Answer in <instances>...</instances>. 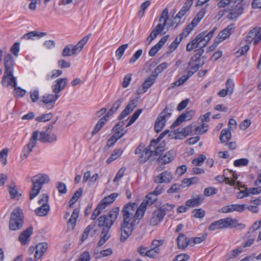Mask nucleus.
Instances as JSON below:
<instances>
[{
    "label": "nucleus",
    "mask_w": 261,
    "mask_h": 261,
    "mask_svg": "<svg viewBox=\"0 0 261 261\" xmlns=\"http://www.w3.org/2000/svg\"><path fill=\"white\" fill-rule=\"evenodd\" d=\"M168 9L165 8L162 13L161 16L159 19L160 22H163V24H158L155 28L152 31L150 35L147 38L146 41L150 44L164 30L166 25L168 19Z\"/></svg>",
    "instance_id": "6"
},
{
    "label": "nucleus",
    "mask_w": 261,
    "mask_h": 261,
    "mask_svg": "<svg viewBox=\"0 0 261 261\" xmlns=\"http://www.w3.org/2000/svg\"><path fill=\"white\" fill-rule=\"evenodd\" d=\"M99 227H102V229L100 236V240L97 243L98 246H102L110 238L109 233L111 227L107 225H101Z\"/></svg>",
    "instance_id": "21"
},
{
    "label": "nucleus",
    "mask_w": 261,
    "mask_h": 261,
    "mask_svg": "<svg viewBox=\"0 0 261 261\" xmlns=\"http://www.w3.org/2000/svg\"><path fill=\"white\" fill-rule=\"evenodd\" d=\"M94 227V226L93 225H89L85 229L84 231L83 232L82 235V239L81 241L82 242L84 241L86 239H87L90 232L91 230H92Z\"/></svg>",
    "instance_id": "55"
},
{
    "label": "nucleus",
    "mask_w": 261,
    "mask_h": 261,
    "mask_svg": "<svg viewBox=\"0 0 261 261\" xmlns=\"http://www.w3.org/2000/svg\"><path fill=\"white\" fill-rule=\"evenodd\" d=\"M194 114V111L193 110L188 111L187 110L185 113H182L180 115L176 120L174 122L172 125V127H175L182 122L188 121L192 119V117Z\"/></svg>",
    "instance_id": "17"
},
{
    "label": "nucleus",
    "mask_w": 261,
    "mask_h": 261,
    "mask_svg": "<svg viewBox=\"0 0 261 261\" xmlns=\"http://www.w3.org/2000/svg\"><path fill=\"white\" fill-rule=\"evenodd\" d=\"M249 163V160L246 158H242L235 160L233 165L236 167L247 166Z\"/></svg>",
    "instance_id": "53"
},
{
    "label": "nucleus",
    "mask_w": 261,
    "mask_h": 261,
    "mask_svg": "<svg viewBox=\"0 0 261 261\" xmlns=\"http://www.w3.org/2000/svg\"><path fill=\"white\" fill-rule=\"evenodd\" d=\"M31 180L33 186L30 192V199L32 200L39 193L42 186L49 181L50 178L46 174H38L34 176Z\"/></svg>",
    "instance_id": "4"
},
{
    "label": "nucleus",
    "mask_w": 261,
    "mask_h": 261,
    "mask_svg": "<svg viewBox=\"0 0 261 261\" xmlns=\"http://www.w3.org/2000/svg\"><path fill=\"white\" fill-rule=\"evenodd\" d=\"M204 197L202 195H199L196 198L188 200L186 202V204L188 207L196 206L200 205Z\"/></svg>",
    "instance_id": "31"
},
{
    "label": "nucleus",
    "mask_w": 261,
    "mask_h": 261,
    "mask_svg": "<svg viewBox=\"0 0 261 261\" xmlns=\"http://www.w3.org/2000/svg\"><path fill=\"white\" fill-rule=\"evenodd\" d=\"M23 224V216L22 210L17 207L11 213L9 227L11 230L20 229Z\"/></svg>",
    "instance_id": "5"
},
{
    "label": "nucleus",
    "mask_w": 261,
    "mask_h": 261,
    "mask_svg": "<svg viewBox=\"0 0 261 261\" xmlns=\"http://www.w3.org/2000/svg\"><path fill=\"white\" fill-rule=\"evenodd\" d=\"M79 210L77 208L75 209L67 222V228L68 230H73L76 224V219L79 216Z\"/></svg>",
    "instance_id": "27"
},
{
    "label": "nucleus",
    "mask_w": 261,
    "mask_h": 261,
    "mask_svg": "<svg viewBox=\"0 0 261 261\" xmlns=\"http://www.w3.org/2000/svg\"><path fill=\"white\" fill-rule=\"evenodd\" d=\"M217 28L216 27H214L211 31L207 33L206 31H204L199 34V35H202V36H201V38L205 43L204 45H207L208 42L213 37L214 32L217 30Z\"/></svg>",
    "instance_id": "39"
},
{
    "label": "nucleus",
    "mask_w": 261,
    "mask_h": 261,
    "mask_svg": "<svg viewBox=\"0 0 261 261\" xmlns=\"http://www.w3.org/2000/svg\"><path fill=\"white\" fill-rule=\"evenodd\" d=\"M175 207V205L173 204H170L169 203H166L162 205L160 208H159V211L161 212L162 214H164V216L166 215V213L167 211H171Z\"/></svg>",
    "instance_id": "52"
},
{
    "label": "nucleus",
    "mask_w": 261,
    "mask_h": 261,
    "mask_svg": "<svg viewBox=\"0 0 261 261\" xmlns=\"http://www.w3.org/2000/svg\"><path fill=\"white\" fill-rule=\"evenodd\" d=\"M240 227V229H244L245 225L240 223L238 220L231 217H227L213 222L208 227V229L214 231L216 229H225L227 228H233Z\"/></svg>",
    "instance_id": "3"
},
{
    "label": "nucleus",
    "mask_w": 261,
    "mask_h": 261,
    "mask_svg": "<svg viewBox=\"0 0 261 261\" xmlns=\"http://www.w3.org/2000/svg\"><path fill=\"white\" fill-rule=\"evenodd\" d=\"M157 77V75H151L148 79H147L142 85V88L143 91L140 92L139 93L145 92L154 83Z\"/></svg>",
    "instance_id": "32"
},
{
    "label": "nucleus",
    "mask_w": 261,
    "mask_h": 261,
    "mask_svg": "<svg viewBox=\"0 0 261 261\" xmlns=\"http://www.w3.org/2000/svg\"><path fill=\"white\" fill-rule=\"evenodd\" d=\"M164 217V214L159 209L154 211L148 218V222L150 225L158 224Z\"/></svg>",
    "instance_id": "16"
},
{
    "label": "nucleus",
    "mask_w": 261,
    "mask_h": 261,
    "mask_svg": "<svg viewBox=\"0 0 261 261\" xmlns=\"http://www.w3.org/2000/svg\"><path fill=\"white\" fill-rule=\"evenodd\" d=\"M243 5H233L230 9V12L227 17L229 19H236L239 16L242 15L244 11Z\"/></svg>",
    "instance_id": "15"
},
{
    "label": "nucleus",
    "mask_w": 261,
    "mask_h": 261,
    "mask_svg": "<svg viewBox=\"0 0 261 261\" xmlns=\"http://www.w3.org/2000/svg\"><path fill=\"white\" fill-rule=\"evenodd\" d=\"M118 195V194L117 193H112L102 199L99 203L105 208L108 205L114 201Z\"/></svg>",
    "instance_id": "33"
},
{
    "label": "nucleus",
    "mask_w": 261,
    "mask_h": 261,
    "mask_svg": "<svg viewBox=\"0 0 261 261\" xmlns=\"http://www.w3.org/2000/svg\"><path fill=\"white\" fill-rule=\"evenodd\" d=\"M90 36L91 34H88V35L85 36L81 40H80L73 47L72 49L73 54L76 55L82 50L84 46L88 42Z\"/></svg>",
    "instance_id": "26"
},
{
    "label": "nucleus",
    "mask_w": 261,
    "mask_h": 261,
    "mask_svg": "<svg viewBox=\"0 0 261 261\" xmlns=\"http://www.w3.org/2000/svg\"><path fill=\"white\" fill-rule=\"evenodd\" d=\"M119 214V208L116 207L113 208L109 213L108 216L102 215L99 217L95 222L98 226L107 225L112 227L115 222Z\"/></svg>",
    "instance_id": "7"
},
{
    "label": "nucleus",
    "mask_w": 261,
    "mask_h": 261,
    "mask_svg": "<svg viewBox=\"0 0 261 261\" xmlns=\"http://www.w3.org/2000/svg\"><path fill=\"white\" fill-rule=\"evenodd\" d=\"M225 86V89L227 90V91L228 92V94L231 95L233 93L234 89V84L233 80L231 79H228L226 82Z\"/></svg>",
    "instance_id": "47"
},
{
    "label": "nucleus",
    "mask_w": 261,
    "mask_h": 261,
    "mask_svg": "<svg viewBox=\"0 0 261 261\" xmlns=\"http://www.w3.org/2000/svg\"><path fill=\"white\" fill-rule=\"evenodd\" d=\"M8 189L11 198L14 199L19 198L21 196V194H18L16 187L14 184H13L12 186H8Z\"/></svg>",
    "instance_id": "46"
},
{
    "label": "nucleus",
    "mask_w": 261,
    "mask_h": 261,
    "mask_svg": "<svg viewBox=\"0 0 261 261\" xmlns=\"http://www.w3.org/2000/svg\"><path fill=\"white\" fill-rule=\"evenodd\" d=\"M59 97L57 93L45 94L42 96L41 101L44 103L48 109H51L54 107L56 101Z\"/></svg>",
    "instance_id": "14"
},
{
    "label": "nucleus",
    "mask_w": 261,
    "mask_h": 261,
    "mask_svg": "<svg viewBox=\"0 0 261 261\" xmlns=\"http://www.w3.org/2000/svg\"><path fill=\"white\" fill-rule=\"evenodd\" d=\"M190 77L188 74L187 75H184L180 77L177 81L173 82L168 88L169 89H173L175 87H179L184 84L188 79Z\"/></svg>",
    "instance_id": "42"
},
{
    "label": "nucleus",
    "mask_w": 261,
    "mask_h": 261,
    "mask_svg": "<svg viewBox=\"0 0 261 261\" xmlns=\"http://www.w3.org/2000/svg\"><path fill=\"white\" fill-rule=\"evenodd\" d=\"M158 199L157 196L153 193H150L146 196L145 199L141 203L145 205L144 212L148 205H152Z\"/></svg>",
    "instance_id": "36"
},
{
    "label": "nucleus",
    "mask_w": 261,
    "mask_h": 261,
    "mask_svg": "<svg viewBox=\"0 0 261 261\" xmlns=\"http://www.w3.org/2000/svg\"><path fill=\"white\" fill-rule=\"evenodd\" d=\"M234 29V25L233 24H231L227 26V27L219 32L217 37L215 39L214 43L216 44H218L221 42L228 38Z\"/></svg>",
    "instance_id": "12"
},
{
    "label": "nucleus",
    "mask_w": 261,
    "mask_h": 261,
    "mask_svg": "<svg viewBox=\"0 0 261 261\" xmlns=\"http://www.w3.org/2000/svg\"><path fill=\"white\" fill-rule=\"evenodd\" d=\"M206 159L204 155L201 154L198 158L193 160L192 163L195 166H200Z\"/></svg>",
    "instance_id": "62"
},
{
    "label": "nucleus",
    "mask_w": 261,
    "mask_h": 261,
    "mask_svg": "<svg viewBox=\"0 0 261 261\" xmlns=\"http://www.w3.org/2000/svg\"><path fill=\"white\" fill-rule=\"evenodd\" d=\"M1 83L3 86L6 87L9 86L15 87L16 85V78L13 76V73L6 74L4 72Z\"/></svg>",
    "instance_id": "22"
},
{
    "label": "nucleus",
    "mask_w": 261,
    "mask_h": 261,
    "mask_svg": "<svg viewBox=\"0 0 261 261\" xmlns=\"http://www.w3.org/2000/svg\"><path fill=\"white\" fill-rule=\"evenodd\" d=\"M142 109H138L135 112V113L133 114L129 122L126 125V127H128L130 125H131L138 118L139 116L140 115V114L142 113Z\"/></svg>",
    "instance_id": "51"
},
{
    "label": "nucleus",
    "mask_w": 261,
    "mask_h": 261,
    "mask_svg": "<svg viewBox=\"0 0 261 261\" xmlns=\"http://www.w3.org/2000/svg\"><path fill=\"white\" fill-rule=\"evenodd\" d=\"M128 47V44H124L121 45L116 51V56L118 60H119L124 54L125 50Z\"/></svg>",
    "instance_id": "49"
},
{
    "label": "nucleus",
    "mask_w": 261,
    "mask_h": 261,
    "mask_svg": "<svg viewBox=\"0 0 261 261\" xmlns=\"http://www.w3.org/2000/svg\"><path fill=\"white\" fill-rule=\"evenodd\" d=\"M172 107H166L165 109L161 112L156 119L154 124V129L156 133L160 132L164 128L167 119L171 115Z\"/></svg>",
    "instance_id": "8"
},
{
    "label": "nucleus",
    "mask_w": 261,
    "mask_h": 261,
    "mask_svg": "<svg viewBox=\"0 0 261 261\" xmlns=\"http://www.w3.org/2000/svg\"><path fill=\"white\" fill-rule=\"evenodd\" d=\"M165 149V143L164 142L160 143L156 140L151 141L149 144V149H151L152 157L154 160H160V157Z\"/></svg>",
    "instance_id": "9"
},
{
    "label": "nucleus",
    "mask_w": 261,
    "mask_h": 261,
    "mask_svg": "<svg viewBox=\"0 0 261 261\" xmlns=\"http://www.w3.org/2000/svg\"><path fill=\"white\" fill-rule=\"evenodd\" d=\"M49 211V204L40 205L39 207L35 210V214L40 217H44L46 216Z\"/></svg>",
    "instance_id": "37"
},
{
    "label": "nucleus",
    "mask_w": 261,
    "mask_h": 261,
    "mask_svg": "<svg viewBox=\"0 0 261 261\" xmlns=\"http://www.w3.org/2000/svg\"><path fill=\"white\" fill-rule=\"evenodd\" d=\"M168 63L167 62H164L158 65L154 69V73L155 75H158L161 73L164 70H165L168 67Z\"/></svg>",
    "instance_id": "59"
},
{
    "label": "nucleus",
    "mask_w": 261,
    "mask_h": 261,
    "mask_svg": "<svg viewBox=\"0 0 261 261\" xmlns=\"http://www.w3.org/2000/svg\"><path fill=\"white\" fill-rule=\"evenodd\" d=\"M137 100L133 99L130 100L124 110L122 112L118 117L119 119H122L130 114L137 106Z\"/></svg>",
    "instance_id": "23"
},
{
    "label": "nucleus",
    "mask_w": 261,
    "mask_h": 261,
    "mask_svg": "<svg viewBox=\"0 0 261 261\" xmlns=\"http://www.w3.org/2000/svg\"><path fill=\"white\" fill-rule=\"evenodd\" d=\"M116 132L112 136V137L116 141L121 138L126 133V130L124 129H120V130L115 131Z\"/></svg>",
    "instance_id": "57"
},
{
    "label": "nucleus",
    "mask_w": 261,
    "mask_h": 261,
    "mask_svg": "<svg viewBox=\"0 0 261 261\" xmlns=\"http://www.w3.org/2000/svg\"><path fill=\"white\" fill-rule=\"evenodd\" d=\"M173 178L171 172L166 171L154 177V181L156 184L169 183Z\"/></svg>",
    "instance_id": "18"
},
{
    "label": "nucleus",
    "mask_w": 261,
    "mask_h": 261,
    "mask_svg": "<svg viewBox=\"0 0 261 261\" xmlns=\"http://www.w3.org/2000/svg\"><path fill=\"white\" fill-rule=\"evenodd\" d=\"M169 36L166 35L162 37L159 42L152 46L151 48L150 49L148 54L150 57H153L155 55L157 52L159 51L160 49L164 45L165 42L167 41Z\"/></svg>",
    "instance_id": "25"
},
{
    "label": "nucleus",
    "mask_w": 261,
    "mask_h": 261,
    "mask_svg": "<svg viewBox=\"0 0 261 261\" xmlns=\"http://www.w3.org/2000/svg\"><path fill=\"white\" fill-rule=\"evenodd\" d=\"M33 227L30 226L20 233L18 240L22 245H25L30 242V237L33 234Z\"/></svg>",
    "instance_id": "20"
},
{
    "label": "nucleus",
    "mask_w": 261,
    "mask_h": 261,
    "mask_svg": "<svg viewBox=\"0 0 261 261\" xmlns=\"http://www.w3.org/2000/svg\"><path fill=\"white\" fill-rule=\"evenodd\" d=\"M38 139L42 143H51L57 140V137L55 134H49L47 132L34 131L32 133L29 143L23 147L21 155L22 160L28 158L32 151L33 148L36 146Z\"/></svg>",
    "instance_id": "2"
},
{
    "label": "nucleus",
    "mask_w": 261,
    "mask_h": 261,
    "mask_svg": "<svg viewBox=\"0 0 261 261\" xmlns=\"http://www.w3.org/2000/svg\"><path fill=\"white\" fill-rule=\"evenodd\" d=\"M47 249V244L46 243H42L37 244L36 246L35 258H40L46 251Z\"/></svg>",
    "instance_id": "30"
},
{
    "label": "nucleus",
    "mask_w": 261,
    "mask_h": 261,
    "mask_svg": "<svg viewBox=\"0 0 261 261\" xmlns=\"http://www.w3.org/2000/svg\"><path fill=\"white\" fill-rule=\"evenodd\" d=\"M208 125L206 123H202L201 125L195 128L196 134H202L207 130Z\"/></svg>",
    "instance_id": "50"
},
{
    "label": "nucleus",
    "mask_w": 261,
    "mask_h": 261,
    "mask_svg": "<svg viewBox=\"0 0 261 261\" xmlns=\"http://www.w3.org/2000/svg\"><path fill=\"white\" fill-rule=\"evenodd\" d=\"M160 252V249L151 248L145 252V255L151 258H154Z\"/></svg>",
    "instance_id": "56"
},
{
    "label": "nucleus",
    "mask_w": 261,
    "mask_h": 261,
    "mask_svg": "<svg viewBox=\"0 0 261 261\" xmlns=\"http://www.w3.org/2000/svg\"><path fill=\"white\" fill-rule=\"evenodd\" d=\"M105 208L103 207V206L102 205H101V204L99 203L98 205L96 207V208L94 210L91 216V219L93 220H95L96 218L98 217V216L100 214L102 211Z\"/></svg>",
    "instance_id": "48"
},
{
    "label": "nucleus",
    "mask_w": 261,
    "mask_h": 261,
    "mask_svg": "<svg viewBox=\"0 0 261 261\" xmlns=\"http://www.w3.org/2000/svg\"><path fill=\"white\" fill-rule=\"evenodd\" d=\"M187 239L188 238L184 233H181L179 234L176 239L178 248L185 249L186 248Z\"/></svg>",
    "instance_id": "40"
},
{
    "label": "nucleus",
    "mask_w": 261,
    "mask_h": 261,
    "mask_svg": "<svg viewBox=\"0 0 261 261\" xmlns=\"http://www.w3.org/2000/svg\"><path fill=\"white\" fill-rule=\"evenodd\" d=\"M196 51L197 53L192 57L191 61L189 64V65H190L192 63H196V64L201 62L202 60L205 61V57L204 56H202L204 51V49L201 48V49H197Z\"/></svg>",
    "instance_id": "29"
},
{
    "label": "nucleus",
    "mask_w": 261,
    "mask_h": 261,
    "mask_svg": "<svg viewBox=\"0 0 261 261\" xmlns=\"http://www.w3.org/2000/svg\"><path fill=\"white\" fill-rule=\"evenodd\" d=\"M193 127L194 126L192 124H190L187 127H185V128H182L180 132H179V133L182 134L184 135V136L186 137L189 135L192 134Z\"/></svg>",
    "instance_id": "54"
},
{
    "label": "nucleus",
    "mask_w": 261,
    "mask_h": 261,
    "mask_svg": "<svg viewBox=\"0 0 261 261\" xmlns=\"http://www.w3.org/2000/svg\"><path fill=\"white\" fill-rule=\"evenodd\" d=\"M231 138V134L229 129H223L222 130L220 136V140L221 143H225L229 141Z\"/></svg>",
    "instance_id": "41"
},
{
    "label": "nucleus",
    "mask_w": 261,
    "mask_h": 261,
    "mask_svg": "<svg viewBox=\"0 0 261 261\" xmlns=\"http://www.w3.org/2000/svg\"><path fill=\"white\" fill-rule=\"evenodd\" d=\"M108 121L107 116L101 118L96 124L92 132V135L94 136L103 127L105 123Z\"/></svg>",
    "instance_id": "43"
},
{
    "label": "nucleus",
    "mask_w": 261,
    "mask_h": 261,
    "mask_svg": "<svg viewBox=\"0 0 261 261\" xmlns=\"http://www.w3.org/2000/svg\"><path fill=\"white\" fill-rule=\"evenodd\" d=\"M145 206L144 204H141L138 207L135 203H128L123 206L121 212L123 221L120 228V242H125L131 235L144 215Z\"/></svg>",
    "instance_id": "1"
},
{
    "label": "nucleus",
    "mask_w": 261,
    "mask_h": 261,
    "mask_svg": "<svg viewBox=\"0 0 261 261\" xmlns=\"http://www.w3.org/2000/svg\"><path fill=\"white\" fill-rule=\"evenodd\" d=\"M121 103L122 100L121 99H118L114 103L112 107L110 109V110L105 116H107V118L108 119L110 116L112 115L119 109L121 106Z\"/></svg>",
    "instance_id": "44"
},
{
    "label": "nucleus",
    "mask_w": 261,
    "mask_h": 261,
    "mask_svg": "<svg viewBox=\"0 0 261 261\" xmlns=\"http://www.w3.org/2000/svg\"><path fill=\"white\" fill-rule=\"evenodd\" d=\"M246 204H234L228 205L222 207L219 212L223 213H229L234 211L238 212H243L245 210Z\"/></svg>",
    "instance_id": "13"
},
{
    "label": "nucleus",
    "mask_w": 261,
    "mask_h": 261,
    "mask_svg": "<svg viewBox=\"0 0 261 261\" xmlns=\"http://www.w3.org/2000/svg\"><path fill=\"white\" fill-rule=\"evenodd\" d=\"M125 171L126 168L125 167H121L117 173L115 177L113 179V181L116 182L121 179L123 176Z\"/></svg>",
    "instance_id": "64"
},
{
    "label": "nucleus",
    "mask_w": 261,
    "mask_h": 261,
    "mask_svg": "<svg viewBox=\"0 0 261 261\" xmlns=\"http://www.w3.org/2000/svg\"><path fill=\"white\" fill-rule=\"evenodd\" d=\"M175 155V151L170 150L166 153V154H165L164 155L162 158L160 159L159 162L162 164H168L173 160Z\"/></svg>",
    "instance_id": "34"
},
{
    "label": "nucleus",
    "mask_w": 261,
    "mask_h": 261,
    "mask_svg": "<svg viewBox=\"0 0 261 261\" xmlns=\"http://www.w3.org/2000/svg\"><path fill=\"white\" fill-rule=\"evenodd\" d=\"M67 82L68 80L66 77L56 80L55 82V84L51 87L53 92L59 94L66 87Z\"/></svg>",
    "instance_id": "19"
},
{
    "label": "nucleus",
    "mask_w": 261,
    "mask_h": 261,
    "mask_svg": "<svg viewBox=\"0 0 261 261\" xmlns=\"http://www.w3.org/2000/svg\"><path fill=\"white\" fill-rule=\"evenodd\" d=\"M201 36H202V35L199 34L194 39L187 44L186 46V50L187 51H191L194 48H197V49H203L206 46V45H204L205 43L203 40H202Z\"/></svg>",
    "instance_id": "11"
},
{
    "label": "nucleus",
    "mask_w": 261,
    "mask_h": 261,
    "mask_svg": "<svg viewBox=\"0 0 261 261\" xmlns=\"http://www.w3.org/2000/svg\"><path fill=\"white\" fill-rule=\"evenodd\" d=\"M46 34L44 32H40L38 31H31L23 35L22 37V39H31L34 40L35 38H40L45 36Z\"/></svg>",
    "instance_id": "28"
},
{
    "label": "nucleus",
    "mask_w": 261,
    "mask_h": 261,
    "mask_svg": "<svg viewBox=\"0 0 261 261\" xmlns=\"http://www.w3.org/2000/svg\"><path fill=\"white\" fill-rule=\"evenodd\" d=\"M205 64V62L204 60H202L201 62L196 63L195 65L192 66L189 71L188 72V75L191 77L192 76L195 72L197 71V70L199 69V68Z\"/></svg>",
    "instance_id": "45"
},
{
    "label": "nucleus",
    "mask_w": 261,
    "mask_h": 261,
    "mask_svg": "<svg viewBox=\"0 0 261 261\" xmlns=\"http://www.w3.org/2000/svg\"><path fill=\"white\" fill-rule=\"evenodd\" d=\"M217 191L218 190L216 188L209 187L204 189L203 194L205 196H210L216 194Z\"/></svg>",
    "instance_id": "61"
},
{
    "label": "nucleus",
    "mask_w": 261,
    "mask_h": 261,
    "mask_svg": "<svg viewBox=\"0 0 261 261\" xmlns=\"http://www.w3.org/2000/svg\"><path fill=\"white\" fill-rule=\"evenodd\" d=\"M73 55L72 54V49H71L69 45H66L62 52V56L63 57H69Z\"/></svg>",
    "instance_id": "63"
},
{
    "label": "nucleus",
    "mask_w": 261,
    "mask_h": 261,
    "mask_svg": "<svg viewBox=\"0 0 261 261\" xmlns=\"http://www.w3.org/2000/svg\"><path fill=\"white\" fill-rule=\"evenodd\" d=\"M261 40L260 28L255 27L251 30L247 34L246 38V41L248 44L252 41L254 45H256L259 41Z\"/></svg>",
    "instance_id": "10"
},
{
    "label": "nucleus",
    "mask_w": 261,
    "mask_h": 261,
    "mask_svg": "<svg viewBox=\"0 0 261 261\" xmlns=\"http://www.w3.org/2000/svg\"><path fill=\"white\" fill-rule=\"evenodd\" d=\"M152 156L151 149H149V145L145 148L142 152L141 153L139 158V161L140 163H144L146 162L150 156Z\"/></svg>",
    "instance_id": "35"
},
{
    "label": "nucleus",
    "mask_w": 261,
    "mask_h": 261,
    "mask_svg": "<svg viewBox=\"0 0 261 261\" xmlns=\"http://www.w3.org/2000/svg\"><path fill=\"white\" fill-rule=\"evenodd\" d=\"M192 213L194 215V217L196 218L201 219L205 215V211L201 208L195 209L193 211Z\"/></svg>",
    "instance_id": "58"
},
{
    "label": "nucleus",
    "mask_w": 261,
    "mask_h": 261,
    "mask_svg": "<svg viewBox=\"0 0 261 261\" xmlns=\"http://www.w3.org/2000/svg\"><path fill=\"white\" fill-rule=\"evenodd\" d=\"M123 152V150L120 148H116L115 149L108 159L107 160L106 163L109 164H110L113 161L117 159L119 157L121 156Z\"/></svg>",
    "instance_id": "38"
},
{
    "label": "nucleus",
    "mask_w": 261,
    "mask_h": 261,
    "mask_svg": "<svg viewBox=\"0 0 261 261\" xmlns=\"http://www.w3.org/2000/svg\"><path fill=\"white\" fill-rule=\"evenodd\" d=\"M198 178L194 177L190 178H185L182 180V183L187 185V186H189L191 185L196 184L198 182Z\"/></svg>",
    "instance_id": "60"
},
{
    "label": "nucleus",
    "mask_w": 261,
    "mask_h": 261,
    "mask_svg": "<svg viewBox=\"0 0 261 261\" xmlns=\"http://www.w3.org/2000/svg\"><path fill=\"white\" fill-rule=\"evenodd\" d=\"M14 64L12 56L8 54L4 58V65L5 73L10 74L13 73V67Z\"/></svg>",
    "instance_id": "24"
}]
</instances>
